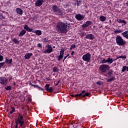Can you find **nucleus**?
<instances>
[{"label":"nucleus","mask_w":128,"mask_h":128,"mask_svg":"<svg viewBox=\"0 0 128 128\" xmlns=\"http://www.w3.org/2000/svg\"><path fill=\"white\" fill-rule=\"evenodd\" d=\"M56 30L60 34H66L68 30H66V24L59 22L56 26Z\"/></svg>","instance_id":"obj_1"},{"label":"nucleus","mask_w":128,"mask_h":128,"mask_svg":"<svg viewBox=\"0 0 128 128\" xmlns=\"http://www.w3.org/2000/svg\"><path fill=\"white\" fill-rule=\"evenodd\" d=\"M52 10H54V12L57 16H64V12H62V10L60 9L58 6L56 5H54L52 7Z\"/></svg>","instance_id":"obj_2"},{"label":"nucleus","mask_w":128,"mask_h":128,"mask_svg":"<svg viewBox=\"0 0 128 128\" xmlns=\"http://www.w3.org/2000/svg\"><path fill=\"white\" fill-rule=\"evenodd\" d=\"M19 116L16 120L20 123L19 128H24L26 126V124H24V117L22 116H20V114H19Z\"/></svg>","instance_id":"obj_3"},{"label":"nucleus","mask_w":128,"mask_h":128,"mask_svg":"<svg viewBox=\"0 0 128 128\" xmlns=\"http://www.w3.org/2000/svg\"><path fill=\"white\" fill-rule=\"evenodd\" d=\"M116 42L117 44L120 46H124L126 44V41H124L120 36H116Z\"/></svg>","instance_id":"obj_4"},{"label":"nucleus","mask_w":128,"mask_h":128,"mask_svg":"<svg viewBox=\"0 0 128 128\" xmlns=\"http://www.w3.org/2000/svg\"><path fill=\"white\" fill-rule=\"evenodd\" d=\"M90 58H92V55L90 52L84 54L82 56V60L84 62H90Z\"/></svg>","instance_id":"obj_5"},{"label":"nucleus","mask_w":128,"mask_h":128,"mask_svg":"<svg viewBox=\"0 0 128 128\" xmlns=\"http://www.w3.org/2000/svg\"><path fill=\"white\" fill-rule=\"evenodd\" d=\"M110 67L107 64H102L100 66L99 70H101L102 72H106V70H108Z\"/></svg>","instance_id":"obj_6"},{"label":"nucleus","mask_w":128,"mask_h":128,"mask_svg":"<svg viewBox=\"0 0 128 128\" xmlns=\"http://www.w3.org/2000/svg\"><path fill=\"white\" fill-rule=\"evenodd\" d=\"M0 84H8V79L6 78L0 77Z\"/></svg>","instance_id":"obj_7"},{"label":"nucleus","mask_w":128,"mask_h":128,"mask_svg":"<svg viewBox=\"0 0 128 128\" xmlns=\"http://www.w3.org/2000/svg\"><path fill=\"white\" fill-rule=\"evenodd\" d=\"M64 48L61 49L60 51V55L58 56V60H60L62 58H64Z\"/></svg>","instance_id":"obj_8"},{"label":"nucleus","mask_w":128,"mask_h":128,"mask_svg":"<svg viewBox=\"0 0 128 128\" xmlns=\"http://www.w3.org/2000/svg\"><path fill=\"white\" fill-rule=\"evenodd\" d=\"M44 2V0H37L35 3L36 6H42V4Z\"/></svg>","instance_id":"obj_9"},{"label":"nucleus","mask_w":128,"mask_h":128,"mask_svg":"<svg viewBox=\"0 0 128 128\" xmlns=\"http://www.w3.org/2000/svg\"><path fill=\"white\" fill-rule=\"evenodd\" d=\"M76 18L78 20H82L84 18V15L78 14L76 15Z\"/></svg>","instance_id":"obj_10"},{"label":"nucleus","mask_w":128,"mask_h":128,"mask_svg":"<svg viewBox=\"0 0 128 128\" xmlns=\"http://www.w3.org/2000/svg\"><path fill=\"white\" fill-rule=\"evenodd\" d=\"M48 50L44 51V54H46V52H47L48 54H50V52H52V46L50 45H48Z\"/></svg>","instance_id":"obj_11"},{"label":"nucleus","mask_w":128,"mask_h":128,"mask_svg":"<svg viewBox=\"0 0 128 128\" xmlns=\"http://www.w3.org/2000/svg\"><path fill=\"white\" fill-rule=\"evenodd\" d=\"M92 24L91 21H87L84 24L82 25V28H88V26H90Z\"/></svg>","instance_id":"obj_12"},{"label":"nucleus","mask_w":128,"mask_h":128,"mask_svg":"<svg viewBox=\"0 0 128 128\" xmlns=\"http://www.w3.org/2000/svg\"><path fill=\"white\" fill-rule=\"evenodd\" d=\"M117 22H118V24H122V26H126V22L124 20L117 19Z\"/></svg>","instance_id":"obj_13"},{"label":"nucleus","mask_w":128,"mask_h":128,"mask_svg":"<svg viewBox=\"0 0 128 128\" xmlns=\"http://www.w3.org/2000/svg\"><path fill=\"white\" fill-rule=\"evenodd\" d=\"M24 28L27 30V32H34V30H32V28H28V25H24Z\"/></svg>","instance_id":"obj_14"},{"label":"nucleus","mask_w":128,"mask_h":128,"mask_svg":"<svg viewBox=\"0 0 128 128\" xmlns=\"http://www.w3.org/2000/svg\"><path fill=\"white\" fill-rule=\"evenodd\" d=\"M86 38H89V40H94V36L92 34H89L86 36Z\"/></svg>","instance_id":"obj_15"},{"label":"nucleus","mask_w":128,"mask_h":128,"mask_svg":"<svg viewBox=\"0 0 128 128\" xmlns=\"http://www.w3.org/2000/svg\"><path fill=\"white\" fill-rule=\"evenodd\" d=\"M32 53H28L24 56L25 60H30V56H32Z\"/></svg>","instance_id":"obj_16"},{"label":"nucleus","mask_w":128,"mask_h":128,"mask_svg":"<svg viewBox=\"0 0 128 128\" xmlns=\"http://www.w3.org/2000/svg\"><path fill=\"white\" fill-rule=\"evenodd\" d=\"M76 1V4H76L77 6H80L82 4V0H74Z\"/></svg>","instance_id":"obj_17"},{"label":"nucleus","mask_w":128,"mask_h":128,"mask_svg":"<svg viewBox=\"0 0 128 128\" xmlns=\"http://www.w3.org/2000/svg\"><path fill=\"white\" fill-rule=\"evenodd\" d=\"M122 35L124 38H127L128 40V30L125 31L124 32L122 33Z\"/></svg>","instance_id":"obj_18"},{"label":"nucleus","mask_w":128,"mask_h":128,"mask_svg":"<svg viewBox=\"0 0 128 128\" xmlns=\"http://www.w3.org/2000/svg\"><path fill=\"white\" fill-rule=\"evenodd\" d=\"M26 31L24 30H22L19 34V36H24L26 34Z\"/></svg>","instance_id":"obj_19"},{"label":"nucleus","mask_w":128,"mask_h":128,"mask_svg":"<svg viewBox=\"0 0 128 128\" xmlns=\"http://www.w3.org/2000/svg\"><path fill=\"white\" fill-rule=\"evenodd\" d=\"M16 12L18 14H22V10L20 9V8H16Z\"/></svg>","instance_id":"obj_20"},{"label":"nucleus","mask_w":128,"mask_h":128,"mask_svg":"<svg viewBox=\"0 0 128 128\" xmlns=\"http://www.w3.org/2000/svg\"><path fill=\"white\" fill-rule=\"evenodd\" d=\"M5 62H6V64H10L12 62V59H10V60H9L6 58Z\"/></svg>","instance_id":"obj_21"},{"label":"nucleus","mask_w":128,"mask_h":128,"mask_svg":"<svg viewBox=\"0 0 128 128\" xmlns=\"http://www.w3.org/2000/svg\"><path fill=\"white\" fill-rule=\"evenodd\" d=\"M34 32H36V34L37 36H40L42 34V31L40 30H34Z\"/></svg>","instance_id":"obj_22"},{"label":"nucleus","mask_w":128,"mask_h":128,"mask_svg":"<svg viewBox=\"0 0 128 128\" xmlns=\"http://www.w3.org/2000/svg\"><path fill=\"white\" fill-rule=\"evenodd\" d=\"M112 62H114V60H112V58H108L107 60V62H108L109 64H112Z\"/></svg>","instance_id":"obj_23"},{"label":"nucleus","mask_w":128,"mask_h":128,"mask_svg":"<svg viewBox=\"0 0 128 128\" xmlns=\"http://www.w3.org/2000/svg\"><path fill=\"white\" fill-rule=\"evenodd\" d=\"M112 74H114V70H110L108 72V75L109 76H110L112 75Z\"/></svg>","instance_id":"obj_24"},{"label":"nucleus","mask_w":128,"mask_h":128,"mask_svg":"<svg viewBox=\"0 0 128 128\" xmlns=\"http://www.w3.org/2000/svg\"><path fill=\"white\" fill-rule=\"evenodd\" d=\"M106 20V18L104 16H100V20H101V22H104Z\"/></svg>","instance_id":"obj_25"},{"label":"nucleus","mask_w":128,"mask_h":128,"mask_svg":"<svg viewBox=\"0 0 128 128\" xmlns=\"http://www.w3.org/2000/svg\"><path fill=\"white\" fill-rule=\"evenodd\" d=\"M114 32L115 34H120L121 32H122V30H116L114 31Z\"/></svg>","instance_id":"obj_26"},{"label":"nucleus","mask_w":128,"mask_h":128,"mask_svg":"<svg viewBox=\"0 0 128 128\" xmlns=\"http://www.w3.org/2000/svg\"><path fill=\"white\" fill-rule=\"evenodd\" d=\"M114 80V77H112L110 79L107 80L106 82H112V80Z\"/></svg>","instance_id":"obj_27"},{"label":"nucleus","mask_w":128,"mask_h":128,"mask_svg":"<svg viewBox=\"0 0 128 128\" xmlns=\"http://www.w3.org/2000/svg\"><path fill=\"white\" fill-rule=\"evenodd\" d=\"M53 72H58V68L56 67L53 68Z\"/></svg>","instance_id":"obj_28"},{"label":"nucleus","mask_w":128,"mask_h":128,"mask_svg":"<svg viewBox=\"0 0 128 128\" xmlns=\"http://www.w3.org/2000/svg\"><path fill=\"white\" fill-rule=\"evenodd\" d=\"M5 88L6 90H12V86H8L5 87Z\"/></svg>","instance_id":"obj_29"},{"label":"nucleus","mask_w":128,"mask_h":128,"mask_svg":"<svg viewBox=\"0 0 128 128\" xmlns=\"http://www.w3.org/2000/svg\"><path fill=\"white\" fill-rule=\"evenodd\" d=\"M126 70V66H124L122 70V72H124Z\"/></svg>","instance_id":"obj_30"},{"label":"nucleus","mask_w":128,"mask_h":128,"mask_svg":"<svg viewBox=\"0 0 128 128\" xmlns=\"http://www.w3.org/2000/svg\"><path fill=\"white\" fill-rule=\"evenodd\" d=\"M50 85L49 84H46L45 86V88H46V90H48V88H50Z\"/></svg>","instance_id":"obj_31"},{"label":"nucleus","mask_w":128,"mask_h":128,"mask_svg":"<svg viewBox=\"0 0 128 128\" xmlns=\"http://www.w3.org/2000/svg\"><path fill=\"white\" fill-rule=\"evenodd\" d=\"M90 96V92H86L85 94L82 95L83 98H86V96Z\"/></svg>","instance_id":"obj_32"},{"label":"nucleus","mask_w":128,"mask_h":128,"mask_svg":"<svg viewBox=\"0 0 128 128\" xmlns=\"http://www.w3.org/2000/svg\"><path fill=\"white\" fill-rule=\"evenodd\" d=\"M118 58H126V56H121Z\"/></svg>","instance_id":"obj_33"},{"label":"nucleus","mask_w":128,"mask_h":128,"mask_svg":"<svg viewBox=\"0 0 128 128\" xmlns=\"http://www.w3.org/2000/svg\"><path fill=\"white\" fill-rule=\"evenodd\" d=\"M13 42H14L15 44H18V39L14 38V40H13Z\"/></svg>","instance_id":"obj_34"},{"label":"nucleus","mask_w":128,"mask_h":128,"mask_svg":"<svg viewBox=\"0 0 128 128\" xmlns=\"http://www.w3.org/2000/svg\"><path fill=\"white\" fill-rule=\"evenodd\" d=\"M30 86H34V88H38V85L33 84L32 83H30Z\"/></svg>","instance_id":"obj_35"},{"label":"nucleus","mask_w":128,"mask_h":128,"mask_svg":"<svg viewBox=\"0 0 128 128\" xmlns=\"http://www.w3.org/2000/svg\"><path fill=\"white\" fill-rule=\"evenodd\" d=\"M102 64H106V62H108L107 60H106L105 58H104L103 60H102Z\"/></svg>","instance_id":"obj_36"},{"label":"nucleus","mask_w":128,"mask_h":128,"mask_svg":"<svg viewBox=\"0 0 128 128\" xmlns=\"http://www.w3.org/2000/svg\"><path fill=\"white\" fill-rule=\"evenodd\" d=\"M4 62L0 63V69L2 68V66H4Z\"/></svg>","instance_id":"obj_37"},{"label":"nucleus","mask_w":128,"mask_h":128,"mask_svg":"<svg viewBox=\"0 0 128 128\" xmlns=\"http://www.w3.org/2000/svg\"><path fill=\"white\" fill-rule=\"evenodd\" d=\"M4 60V56L0 55V62H2Z\"/></svg>","instance_id":"obj_38"},{"label":"nucleus","mask_w":128,"mask_h":128,"mask_svg":"<svg viewBox=\"0 0 128 128\" xmlns=\"http://www.w3.org/2000/svg\"><path fill=\"white\" fill-rule=\"evenodd\" d=\"M82 96L80 93V94H75L74 96L75 98H76V96Z\"/></svg>","instance_id":"obj_39"},{"label":"nucleus","mask_w":128,"mask_h":128,"mask_svg":"<svg viewBox=\"0 0 128 128\" xmlns=\"http://www.w3.org/2000/svg\"><path fill=\"white\" fill-rule=\"evenodd\" d=\"M52 90H53V88H52V87H50V88H48V90H48V92H52Z\"/></svg>","instance_id":"obj_40"},{"label":"nucleus","mask_w":128,"mask_h":128,"mask_svg":"<svg viewBox=\"0 0 128 128\" xmlns=\"http://www.w3.org/2000/svg\"><path fill=\"white\" fill-rule=\"evenodd\" d=\"M66 26V28H68V26H70V23L67 22L65 23Z\"/></svg>","instance_id":"obj_41"},{"label":"nucleus","mask_w":128,"mask_h":128,"mask_svg":"<svg viewBox=\"0 0 128 128\" xmlns=\"http://www.w3.org/2000/svg\"><path fill=\"white\" fill-rule=\"evenodd\" d=\"M71 48H76V44H72Z\"/></svg>","instance_id":"obj_42"},{"label":"nucleus","mask_w":128,"mask_h":128,"mask_svg":"<svg viewBox=\"0 0 128 128\" xmlns=\"http://www.w3.org/2000/svg\"><path fill=\"white\" fill-rule=\"evenodd\" d=\"M96 84H98L99 86H102V82H96Z\"/></svg>","instance_id":"obj_43"},{"label":"nucleus","mask_w":128,"mask_h":128,"mask_svg":"<svg viewBox=\"0 0 128 128\" xmlns=\"http://www.w3.org/2000/svg\"><path fill=\"white\" fill-rule=\"evenodd\" d=\"M4 16H2V14H0V20H3Z\"/></svg>","instance_id":"obj_44"},{"label":"nucleus","mask_w":128,"mask_h":128,"mask_svg":"<svg viewBox=\"0 0 128 128\" xmlns=\"http://www.w3.org/2000/svg\"><path fill=\"white\" fill-rule=\"evenodd\" d=\"M37 46H38V48H42V44L39 43L38 44Z\"/></svg>","instance_id":"obj_45"},{"label":"nucleus","mask_w":128,"mask_h":128,"mask_svg":"<svg viewBox=\"0 0 128 128\" xmlns=\"http://www.w3.org/2000/svg\"><path fill=\"white\" fill-rule=\"evenodd\" d=\"M37 88H39V90H44V88H42L40 87L39 86H38V87H37Z\"/></svg>","instance_id":"obj_46"},{"label":"nucleus","mask_w":128,"mask_h":128,"mask_svg":"<svg viewBox=\"0 0 128 128\" xmlns=\"http://www.w3.org/2000/svg\"><path fill=\"white\" fill-rule=\"evenodd\" d=\"M85 92H86V91L82 90V91L81 92L80 94L82 96V94H84Z\"/></svg>","instance_id":"obj_47"},{"label":"nucleus","mask_w":128,"mask_h":128,"mask_svg":"<svg viewBox=\"0 0 128 128\" xmlns=\"http://www.w3.org/2000/svg\"><path fill=\"white\" fill-rule=\"evenodd\" d=\"M44 42H48V39H47L46 38H44Z\"/></svg>","instance_id":"obj_48"},{"label":"nucleus","mask_w":128,"mask_h":128,"mask_svg":"<svg viewBox=\"0 0 128 128\" xmlns=\"http://www.w3.org/2000/svg\"><path fill=\"white\" fill-rule=\"evenodd\" d=\"M12 111L14 112L16 108L14 107H12Z\"/></svg>","instance_id":"obj_49"},{"label":"nucleus","mask_w":128,"mask_h":128,"mask_svg":"<svg viewBox=\"0 0 128 128\" xmlns=\"http://www.w3.org/2000/svg\"><path fill=\"white\" fill-rule=\"evenodd\" d=\"M86 36V32H83L82 33V36Z\"/></svg>","instance_id":"obj_50"},{"label":"nucleus","mask_w":128,"mask_h":128,"mask_svg":"<svg viewBox=\"0 0 128 128\" xmlns=\"http://www.w3.org/2000/svg\"><path fill=\"white\" fill-rule=\"evenodd\" d=\"M74 51L72 52L71 53V56H74Z\"/></svg>","instance_id":"obj_51"},{"label":"nucleus","mask_w":128,"mask_h":128,"mask_svg":"<svg viewBox=\"0 0 128 128\" xmlns=\"http://www.w3.org/2000/svg\"><path fill=\"white\" fill-rule=\"evenodd\" d=\"M66 58H68V56H66L64 58V60H63V62H64V60H66Z\"/></svg>","instance_id":"obj_52"},{"label":"nucleus","mask_w":128,"mask_h":128,"mask_svg":"<svg viewBox=\"0 0 128 128\" xmlns=\"http://www.w3.org/2000/svg\"><path fill=\"white\" fill-rule=\"evenodd\" d=\"M68 28H72V26H70V25H68Z\"/></svg>","instance_id":"obj_53"},{"label":"nucleus","mask_w":128,"mask_h":128,"mask_svg":"<svg viewBox=\"0 0 128 128\" xmlns=\"http://www.w3.org/2000/svg\"><path fill=\"white\" fill-rule=\"evenodd\" d=\"M13 112H14L12 110L10 112V114H12Z\"/></svg>","instance_id":"obj_54"},{"label":"nucleus","mask_w":128,"mask_h":128,"mask_svg":"<svg viewBox=\"0 0 128 128\" xmlns=\"http://www.w3.org/2000/svg\"><path fill=\"white\" fill-rule=\"evenodd\" d=\"M60 80H58V82H57V84H60Z\"/></svg>","instance_id":"obj_55"},{"label":"nucleus","mask_w":128,"mask_h":128,"mask_svg":"<svg viewBox=\"0 0 128 128\" xmlns=\"http://www.w3.org/2000/svg\"><path fill=\"white\" fill-rule=\"evenodd\" d=\"M118 58H116V59L112 60H118Z\"/></svg>","instance_id":"obj_56"},{"label":"nucleus","mask_w":128,"mask_h":128,"mask_svg":"<svg viewBox=\"0 0 128 128\" xmlns=\"http://www.w3.org/2000/svg\"><path fill=\"white\" fill-rule=\"evenodd\" d=\"M72 50V47H70V50Z\"/></svg>","instance_id":"obj_57"},{"label":"nucleus","mask_w":128,"mask_h":128,"mask_svg":"<svg viewBox=\"0 0 128 128\" xmlns=\"http://www.w3.org/2000/svg\"><path fill=\"white\" fill-rule=\"evenodd\" d=\"M71 96H72V97H74V94H72V95H71Z\"/></svg>","instance_id":"obj_58"},{"label":"nucleus","mask_w":128,"mask_h":128,"mask_svg":"<svg viewBox=\"0 0 128 128\" xmlns=\"http://www.w3.org/2000/svg\"><path fill=\"white\" fill-rule=\"evenodd\" d=\"M68 56H70V54H68V55L66 56L68 57Z\"/></svg>","instance_id":"obj_59"},{"label":"nucleus","mask_w":128,"mask_h":128,"mask_svg":"<svg viewBox=\"0 0 128 128\" xmlns=\"http://www.w3.org/2000/svg\"><path fill=\"white\" fill-rule=\"evenodd\" d=\"M126 6H128V2L126 3Z\"/></svg>","instance_id":"obj_60"},{"label":"nucleus","mask_w":128,"mask_h":128,"mask_svg":"<svg viewBox=\"0 0 128 128\" xmlns=\"http://www.w3.org/2000/svg\"><path fill=\"white\" fill-rule=\"evenodd\" d=\"M56 86H58V83L56 84Z\"/></svg>","instance_id":"obj_61"},{"label":"nucleus","mask_w":128,"mask_h":128,"mask_svg":"<svg viewBox=\"0 0 128 128\" xmlns=\"http://www.w3.org/2000/svg\"><path fill=\"white\" fill-rule=\"evenodd\" d=\"M12 80V78H10L9 79V80Z\"/></svg>","instance_id":"obj_62"},{"label":"nucleus","mask_w":128,"mask_h":128,"mask_svg":"<svg viewBox=\"0 0 128 128\" xmlns=\"http://www.w3.org/2000/svg\"><path fill=\"white\" fill-rule=\"evenodd\" d=\"M14 86H16V84L14 83Z\"/></svg>","instance_id":"obj_63"},{"label":"nucleus","mask_w":128,"mask_h":128,"mask_svg":"<svg viewBox=\"0 0 128 128\" xmlns=\"http://www.w3.org/2000/svg\"><path fill=\"white\" fill-rule=\"evenodd\" d=\"M68 6V5L67 4V5H66V6Z\"/></svg>","instance_id":"obj_64"}]
</instances>
